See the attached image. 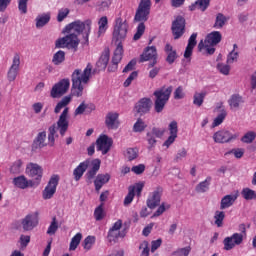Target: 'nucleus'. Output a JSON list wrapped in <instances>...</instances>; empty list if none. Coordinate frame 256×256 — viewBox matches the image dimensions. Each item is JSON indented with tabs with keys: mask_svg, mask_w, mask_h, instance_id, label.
Wrapping results in <instances>:
<instances>
[{
	"mask_svg": "<svg viewBox=\"0 0 256 256\" xmlns=\"http://www.w3.org/2000/svg\"><path fill=\"white\" fill-rule=\"evenodd\" d=\"M93 71V65L88 63L85 69H75L71 75L72 88L71 93L68 96H64L54 108V113H61V109H64L60 114L56 124H53L48 128V143L50 147L55 145V135L57 131L61 137H65V133L69 131V103H71L73 97H83V91L85 86L91 80V73Z\"/></svg>",
	"mask_w": 256,
	"mask_h": 256,
	"instance_id": "nucleus-1",
	"label": "nucleus"
},
{
	"mask_svg": "<svg viewBox=\"0 0 256 256\" xmlns=\"http://www.w3.org/2000/svg\"><path fill=\"white\" fill-rule=\"evenodd\" d=\"M129 25L127 21H123V18L119 17L116 19V25L113 31V41L117 44L112 57L111 64L108 66L109 73H115L119 69V63L123 59V40L127 37V31Z\"/></svg>",
	"mask_w": 256,
	"mask_h": 256,
	"instance_id": "nucleus-2",
	"label": "nucleus"
},
{
	"mask_svg": "<svg viewBox=\"0 0 256 256\" xmlns=\"http://www.w3.org/2000/svg\"><path fill=\"white\" fill-rule=\"evenodd\" d=\"M151 14V0H141L134 16V23H139L136 33L133 36L134 41H139L145 33V23L149 21Z\"/></svg>",
	"mask_w": 256,
	"mask_h": 256,
	"instance_id": "nucleus-3",
	"label": "nucleus"
},
{
	"mask_svg": "<svg viewBox=\"0 0 256 256\" xmlns=\"http://www.w3.org/2000/svg\"><path fill=\"white\" fill-rule=\"evenodd\" d=\"M90 167V169H89ZM87 169H89L87 171ZM99 169H101V160L94 159V160H85L81 162L73 171V176L75 181H80L81 177L85 174V171L87 173L85 174L87 183H91L93 179H95V176L99 172Z\"/></svg>",
	"mask_w": 256,
	"mask_h": 256,
	"instance_id": "nucleus-4",
	"label": "nucleus"
},
{
	"mask_svg": "<svg viewBox=\"0 0 256 256\" xmlns=\"http://www.w3.org/2000/svg\"><path fill=\"white\" fill-rule=\"evenodd\" d=\"M91 20H85L84 22L81 20H76L65 27V33H76V35H81L83 33V37L85 40V44L89 45V35L91 34Z\"/></svg>",
	"mask_w": 256,
	"mask_h": 256,
	"instance_id": "nucleus-5",
	"label": "nucleus"
},
{
	"mask_svg": "<svg viewBox=\"0 0 256 256\" xmlns=\"http://www.w3.org/2000/svg\"><path fill=\"white\" fill-rule=\"evenodd\" d=\"M238 229L241 233H234L231 236L224 238V251H231V249H235V247L243 244V239L247 237V226L245 224H240Z\"/></svg>",
	"mask_w": 256,
	"mask_h": 256,
	"instance_id": "nucleus-6",
	"label": "nucleus"
},
{
	"mask_svg": "<svg viewBox=\"0 0 256 256\" xmlns=\"http://www.w3.org/2000/svg\"><path fill=\"white\" fill-rule=\"evenodd\" d=\"M171 93H173V86L168 88L162 87L153 93L156 98L154 102V111L156 113L163 112L165 105H167V101H169V98L171 97Z\"/></svg>",
	"mask_w": 256,
	"mask_h": 256,
	"instance_id": "nucleus-7",
	"label": "nucleus"
},
{
	"mask_svg": "<svg viewBox=\"0 0 256 256\" xmlns=\"http://www.w3.org/2000/svg\"><path fill=\"white\" fill-rule=\"evenodd\" d=\"M70 34L66 35L63 38H59L55 42V47L57 49H77L79 47V38L75 32H68Z\"/></svg>",
	"mask_w": 256,
	"mask_h": 256,
	"instance_id": "nucleus-8",
	"label": "nucleus"
},
{
	"mask_svg": "<svg viewBox=\"0 0 256 256\" xmlns=\"http://www.w3.org/2000/svg\"><path fill=\"white\" fill-rule=\"evenodd\" d=\"M237 139H239V133L227 129L219 130L213 135L214 143H220L222 145L225 143H233L237 141Z\"/></svg>",
	"mask_w": 256,
	"mask_h": 256,
	"instance_id": "nucleus-9",
	"label": "nucleus"
},
{
	"mask_svg": "<svg viewBox=\"0 0 256 256\" xmlns=\"http://www.w3.org/2000/svg\"><path fill=\"white\" fill-rule=\"evenodd\" d=\"M26 175L33 179L34 185H39L43 179V168L37 163L30 162L26 166Z\"/></svg>",
	"mask_w": 256,
	"mask_h": 256,
	"instance_id": "nucleus-10",
	"label": "nucleus"
},
{
	"mask_svg": "<svg viewBox=\"0 0 256 256\" xmlns=\"http://www.w3.org/2000/svg\"><path fill=\"white\" fill-rule=\"evenodd\" d=\"M59 175L54 174L48 181V184L42 191V197L45 201L53 199V195L57 193V185H59Z\"/></svg>",
	"mask_w": 256,
	"mask_h": 256,
	"instance_id": "nucleus-11",
	"label": "nucleus"
},
{
	"mask_svg": "<svg viewBox=\"0 0 256 256\" xmlns=\"http://www.w3.org/2000/svg\"><path fill=\"white\" fill-rule=\"evenodd\" d=\"M69 87H71V81L69 78H64L52 87L50 95L53 99L63 97V95L69 91Z\"/></svg>",
	"mask_w": 256,
	"mask_h": 256,
	"instance_id": "nucleus-12",
	"label": "nucleus"
},
{
	"mask_svg": "<svg viewBox=\"0 0 256 256\" xmlns=\"http://www.w3.org/2000/svg\"><path fill=\"white\" fill-rule=\"evenodd\" d=\"M140 61L141 63L150 61L148 64L149 69L155 67L157 65V48L155 46H148L140 56Z\"/></svg>",
	"mask_w": 256,
	"mask_h": 256,
	"instance_id": "nucleus-13",
	"label": "nucleus"
},
{
	"mask_svg": "<svg viewBox=\"0 0 256 256\" xmlns=\"http://www.w3.org/2000/svg\"><path fill=\"white\" fill-rule=\"evenodd\" d=\"M185 17L177 16L175 20L172 22V35L174 39H181L183 35H185Z\"/></svg>",
	"mask_w": 256,
	"mask_h": 256,
	"instance_id": "nucleus-14",
	"label": "nucleus"
},
{
	"mask_svg": "<svg viewBox=\"0 0 256 256\" xmlns=\"http://www.w3.org/2000/svg\"><path fill=\"white\" fill-rule=\"evenodd\" d=\"M113 146V138H109V136L103 134L100 135L96 140V149L97 151H101L102 155H107L109 151H111V147Z\"/></svg>",
	"mask_w": 256,
	"mask_h": 256,
	"instance_id": "nucleus-15",
	"label": "nucleus"
},
{
	"mask_svg": "<svg viewBox=\"0 0 256 256\" xmlns=\"http://www.w3.org/2000/svg\"><path fill=\"white\" fill-rule=\"evenodd\" d=\"M21 65V56L19 54H15L13 57L12 65L10 66L7 79L8 81L13 82L17 79V75H19V66Z\"/></svg>",
	"mask_w": 256,
	"mask_h": 256,
	"instance_id": "nucleus-16",
	"label": "nucleus"
},
{
	"mask_svg": "<svg viewBox=\"0 0 256 256\" xmlns=\"http://www.w3.org/2000/svg\"><path fill=\"white\" fill-rule=\"evenodd\" d=\"M169 130V137L166 139V141L163 143V147H166V149H169V146L175 143V140L177 139V134L179 133V125L177 124V121L173 120L168 125Z\"/></svg>",
	"mask_w": 256,
	"mask_h": 256,
	"instance_id": "nucleus-17",
	"label": "nucleus"
},
{
	"mask_svg": "<svg viewBox=\"0 0 256 256\" xmlns=\"http://www.w3.org/2000/svg\"><path fill=\"white\" fill-rule=\"evenodd\" d=\"M153 102L151 98H141L138 103L135 105L136 112L140 115H147L151 111Z\"/></svg>",
	"mask_w": 256,
	"mask_h": 256,
	"instance_id": "nucleus-18",
	"label": "nucleus"
},
{
	"mask_svg": "<svg viewBox=\"0 0 256 256\" xmlns=\"http://www.w3.org/2000/svg\"><path fill=\"white\" fill-rule=\"evenodd\" d=\"M161 193H163V189L157 188L150 194L147 199V207H149V209H155V207H158L159 203H161Z\"/></svg>",
	"mask_w": 256,
	"mask_h": 256,
	"instance_id": "nucleus-19",
	"label": "nucleus"
},
{
	"mask_svg": "<svg viewBox=\"0 0 256 256\" xmlns=\"http://www.w3.org/2000/svg\"><path fill=\"white\" fill-rule=\"evenodd\" d=\"M39 225V220L37 219V216L33 214H28L23 220H22V227L24 231H33L35 227Z\"/></svg>",
	"mask_w": 256,
	"mask_h": 256,
	"instance_id": "nucleus-20",
	"label": "nucleus"
},
{
	"mask_svg": "<svg viewBox=\"0 0 256 256\" xmlns=\"http://www.w3.org/2000/svg\"><path fill=\"white\" fill-rule=\"evenodd\" d=\"M105 125L108 129H119V113L109 112L105 118Z\"/></svg>",
	"mask_w": 256,
	"mask_h": 256,
	"instance_id": "nucleus-21",
	"label": "nucleus"
},
{
	"mask_svg": "<svg viewBox=\"0 0 256 256\" xmlns=\"http://www.w3.org/2000/svg\"><path fill=\"white\" fill-rule=\"evenodd\" d=\"M110 57H111V52L109 51V48H105L99 60L96 62V67L99 68V71H105V69H107V65H109Z\"/></svg>",
	"mask_w": 256,
	"mask_h": 256,
	"instance_id": "nucleus-22",
	"label": "nucleus"
},
{
	"mask_svg": "<svg viewBox=\"0 0 256 256\" xmlns=\"http://www.w3.org/2000/svg\"><path fill=\"white\" fill-rule=\"evenodd\" d=\"M108 181H111V175L109 173L98 174L94 180L95 191L99 193L103 188V185H107Z\"/></svg>",
	"mask_w": 256,
	"mask_h": 256,
	"instance_id": "nucleus-23",
	"label": "nucleus"
},
{
	"mask_svg": "<svg viewBox=\"0 0 256 256\" xmlns=\"http://www.w3.org/2000/svg\"><path fill=\"white\" fill-rule=\"evenodd\" d=\"M13 183L15 187H18V189H27V187H35V183L33 180H27V177L24 175L15 177L13 179Z\"/></svg>",
	"mask_w": 256,
	"mask_h": 256,
	"instance_id": "nucleus-24",
	"label": "nucleus"
},
{
	"mask_svg": "<svg viewBox=\"0 0 256 256\" xmlns=\"http://www.w3.org/2000/svg\"><path fill=\"white\" fill-rule=\"evenodd\" d=\"M221 32L214 31L207 35L205 39L206 47H215V45H219L221 43Z\"/></svg>",
	"mask_w": 256,
	"mask_h": 256,
	"instance_id": "nucleus-25",
	"label": "nucleus"
},
{
	"mask_svg": "<svg viewBox=\"0 0 256 256\" xmlns=\"http://www.w3.org/2000/svg\"><path fill=\"white\" fill-rule=\"evenodd\" d=\"M196 45H197V33H193L188 39V44L184 52L185 59L191 58V55H193V49H195Z\"/></svg>",
	"mask_w": 256,
	"mask_h": 256,
	"instance_id": "nucleus-26",
	"label": "nucleus"
},
{
	"mask_svg": "<svg viewBox=\"0 0 256 256\" xmlns=\"http://www.w3.org/2000/svg\"><path fill=\"white\" fill-rule=\"evenodd\" d=\"M164 51L167 55L166 63H168L169 65H173V63L177 61V50H174L171 44H166Z\"/></svg>",
	"mask_w": 256,
	"mask_h": 256,
	"instance_id": "nucleus-27",
	"label": "nucleus"
},
{
	"mask_svg": "<svg viewBox=\"0 0 256 256\" xmlns=\"http://www.w3.org/2000/svg\"><path fill=\"white\" fill-rule=\"evenodd\" d=\"M47 139V132L42 131L37 134L36 138L33 141V149H43V147H47V143L45 140Z\"/></svg>",
	"mask_w": 256,
	"mask_h": 256,
	"instance_id": "nucleus-28",
	"label": "nucleus"
},
{
	"mask_svg": "<svg viewBox=\"0 0 256 256\" xmlns=\"http://www.w3.org/2000/svg\"><path fill=\"white\" fill-rule=\"evenodd\" d=\"M243 103V97L239 94H233L228 100L230 109H239Z\"/></svg>",
	"mask_w": 256,
	"mask_h": 256,
	"instance_id": "nucleus-29",
	"label": "nucleus"
},
{
	"mask_svg": "<svg viewBox=\"0 0 256 256\" xmlns=\"http://www.w3.org/2000/svg\"><path fill=\"white\" fill-rule=\"evenodd\" d=\"M235 201H237V195L233 194H229L224 196L221 199V203H220V209H229V207H231L233 205V203H235Z\"/></svg>",
	"mask_w": 256,
	"mask_h": 256,
	"instance_id": "nucleus-30",
	"label": "nucleus"
},
{
	"mask_svg": "<svg viewBox=\"0 0 256 256\" xmlns=\"http://www.w3.org/2000/svg\"><path fill=\"white\" fill-rule=\"evenodd\" d=\"M98 37L105 35L107 29H109V19L107 16H102L98 21Z\"/></svg>",
	"mask_w": 256,
	"mask_h": 256,
	"instance_id": "nucleus-31",
	"label": "nucleus"
},
{
	"mask_svg": "<svg viewBox=\"0 0 256 256\" xmlns=\"http://www.w3.org/2000/svg\"><path fill=\"white\" fill-rule=\"evenodd\" d=\"M211 176L206 177V179L202 182H200L196 187L195 191L196 193H207L209 191V187H211Z\"/></svg>",
	"mask_w": 256,
	"mask_h": 256,
	"instance_id": "nucleus-32",
	"label": "nucleus"
},
{
	"mask_svg": "<svg viewBox=\"0 0 256 256\" xmlns=\"http://www.w3.org/2000/svg\"><path fill=\"white\" fill-rule=\"evenodd\" d=\"M210 3L211 0H197L195 4H192L190 6V11H195V9H199L200 11L205 12L209 8Z\"/></svg>",
	"mask_w": 256,
	"mask_h": 256,
	"instance_id": "nucleus-33",
	"label": "nucleus"
},
{
	"mask_svg": "<svg viewBox=\"0 0 256 256\" xmlns=\"http://www.w3.org/2000/svg\"><path fill=\"white\" fill-rule=\"evenodd\" d=\"M51 21V14L50 13H44L42 15H38L36 17V28L41 29V27H45L47 23Z\"/></svg>",
	"mask_w": 256,
	"mask_h": 256,
	"instance_id": "nucleus-34",
	"label": "nucleus"
},
{
	"mask_svg": "<svg viewBox=\"0 0 256 256\" xmlns=\"http://www.w3.org/2000/svg\"><path fill=\"white\" fill-rule=\"evenodd\" d=\"M229 21V17L225 16L223 13H218L216 15V20L214 23L215 29H223L225 24Z\"/></svg>",
	"mask_w": 256,
	"mask_h": 256,
	"instance_id": "nucleus-35",
	"label": "nucleus"
},
{
	"mask_svg": "<svg viewBox=\"0 0 256 256\" xmlns=\"http://www.w3.org/2000/svg\"><path fill=\"white\" fill-rule=\"evenodd\" d=\"M111 7V0H100L96 4V11L98 13H104V11H109Z\"/></svg>",
	"mask_w": 256,
	"mask_h": 256,
	"instance_id": "nucleus-36",
	"label": "nucleus"
},
{
	"mask_svg": "<svg viewBox=\"0 0 256 256\" xmlns=\"http://www.w3.org/2000/svg\"><path fill=\"white\" fill-rule=\"evenodd\" d=\"M83 239V234L81 232L76 233V235L71 239L69 251H75Z\"/></svg>",
	"mask_w": 256,
	"mask_h": 256,
	"instance_id": "nucleus-37",
	"label": "nucleus"
},
{
	"mask_svg": "<svg viewBox=\"0 0 256 256\" xmlns=\"http://www.w3.org/2000/svg\"><path fill=\"white\" fill-rule=\"evenodd\" d=\"M237 48H238L237 44H234L233 50L228 54L227 60H226V63L228 65L237 63V60L239 59V52L235 51V49H237Z\"/></svg>",
	"mask_w": 256,
	"mask_h": 256,
	"instance_id": "nucleus-38",
	"label": "nucleus"
},
{
	"mask_svg": "<svg viewBox=\"0 0 256 256\" xmlns=\"http://www.w3.org/2000/svg\"><path fill=\"white\" fill-rule=\"evenodd\" d=\"M147 129V123L143 121V119L138 118L137 121L133 125L134 133H143Z\"/></svg>",
	"mask_w": 256,
	"mask_h": 256,
	"instance_id": "nucleus-39",
	"label": "nucleus"
},
{
	"mask_svg": "<svg viewBox=\"0 0 256 256\" xmlns=\"http://www.w3.org/2000/svg\"><path fill=\"white\" fill-rule=\"evenodd\" d=\"M103 207H105V203H100L94 210V219L97 221H103L105 219V209Z\"/></svg>",
	"mask_w": 256,
	"mask_h": 256,
	"instance_id": "nucleus-40",
	"label": "nucleus"
},
{
	"mask_svg": "<svg viewBox=\"0 0 256 256\" xmlns=\"http://www.w3.org/2000/svg\"><path fill=\"white\" fill-rule=\"evenodd\" d=\"M65 61V51L59 50L57 51L52 58V63L54 65H61Z\"/></svg>",
	"mask_w": 256,
	"mask_h": 256,
	"instance_id": "nucleus-41",
	"label": "nucleus"
},
{
	"mask_svg": "<svg viewBox=\"0 0 256 256\" xmlns=\"http://www.w3.org/2000/svg\"><path fill=\"white\" fill-rule=\"evenodd\" d=\"M206 96L207 92H196L193 97V104L196 105V107H201V105H203V102L205 101Z\"/></svg>",
	"mask_w": 256,
	"mask_h": 256,
	"instance_id": "nucleus-42",
	"label": "nucleus"
},
{
	"mask_svg": "<svg viewBox=\"0 0 256 256\" xmlns=\"http://www.w3.org/2000/svg\"><path fill=\"white\" fill-rule=\"evenodd\" d=\"M241 195L246 201H253L256 199V192L250 188H244L241 192Z\"/></svg>",
	"mask_w": 256,
	"mask_h": 256,
	"instance_id": "nucleus-43",
	"label": "nucleus"
},
{
	"mask_svg": "<svg viewBox=\"0 0 256 256\" xmlns=\"http://www.w3.org/2000/svg\"><path fill=\"white\" fill-rule=\"evenodd\" d=\"M108 241L109 243H117V239H119V237H124L123 234H121V231H117V230H109L108 231Z\"/></svg>",
	"mask_w": 256,
	"mask_h": 256,
	"instance_id": "nucleus-44",
	"label": "nucleus"
},
{
	"mask_svg": "<svg viewBox=\"0 0 256 256\" xmlns=\"http://www.w3.org/2000/svg\"><path fill=\"white\" fill-rule=\"evenodd\" d=\"M133 199H135V186H130L128 188V194L124 198V205H131V203H133Z\"/></svg>",
	"mask_w": 256,
	"mask_h": 256,
	"instance_id": "nucleus-45",
	"label": "nucleus"
},
{
	"mask_svg": "<svg viewBox=\"0 0 256 256\" xmlns=\"http://www.w3.org/2000/svg\"><path fill=\"white\" fill-rule=\"evenodd\" d=\"M125 157L128 161H135L139 157V149L137 148H127Z\"/></svg>",
	"mask_w": 256,
	"mask_h": 256,
	"instance_id": "nucleus-46",
	"label": "nucleus"
},
{
	"mask_svg": "<svg viewBox=\"0 0 256 256\" xmlns=\"http://www.w3.org/2000/svg\"><path fill=\"white\" fill-rule=\"evenodd\" d=\"M227 117V111L225 109H222L218 116L214 119L212 126L213 127H219L223 121H225V118Z\"/></svg>",
	"mask_w": 256,
	"mask_h": 256,
	"instance_id": "nucleus-47",
	"label": "nucleus"
},
{
	"mask_svg": "<svg viewBox=\"0 0 256 256\" xmlns=\"http://www.w3.org/2000/svg\"><path fill=\"white\" fill-rule=\"evenodd\" d=\"M215 225L217 227H223V221H225V212L224 211H216L214 214Z\"/></svg>",
	"mask_w": 256,
	"mask_h": 256,
	"instance_id": "nucleus-48",
	"label": "nucleus"
},
{
	"mask_svg": "<svg viewBox=\"0 0 256 256\" xmlns=\"http://www.w3.org/2000/svg\"><path fill=\"white\" fill-rule=\"evenodd\" d=\"M256 139V133L254 131H249L244 134L241 138L242 143H253Z\"/></svg>",
	"mask_w": 256,
	"mask_h": 256,
	"instance_id": "nucleus-49",
	"label": "nucleus"
},
{
	"mask_svg": "<svg viewBox=\"0 0 256 256\" xmlns=\"http://www.w3.org/2000/svg\"><path fill=\"white\" fill-rule=\"evenodd\" d=\"M146 141L148 143V149H155L157 145V137L153 136V134H150V132H147Z\"/></svg>",
	"mask_w": 256,
	"mask_h": 256,
	"instance_id": "nucleus-50",
	"label": "nucleus"
},
{
	"mask_svg": "<svg viewBox=\"0 0 256 256\" xmlns=\"http://www.w3.org/2000/svg\"><path fill=\"white\" fill-rule=\"evenodd\" d=\"M57 229H59V224L57 223V218L53 217L50 226L48 227L47 234L55 235L57 233Z\"/></svg>",
	"mask_w": 256,
	"mask_h": 256,
	"instance_id": "nucleus-51",
	"label": "nucleus"
},
{
	"mask_svg": "<svg viewBox=\"0 0 256 256\" xmlns=\"http://www.w3.org/2000/svg\"><path fill=\"white\" fill-rule=\"evenodd\" d=\"M23 168V161L16 160L10 168V173L19 174Z\"/></svg>",
	"mask_w": 256,
	"mask_h": 256,
	"instance_id": "nucleus-52",
	"label": "nucleus"
},
{
	"mask_svg": "<svg viewBox=\"0 0 256 256\" xmlns=\"http://www.w3.org/2000/svg\"><path fill=\"white\" fill-rule=\"evenodd\" d=\"M95 243V236H87L85 239H84V242H83V248L86 250V251H89L91 249V247H93V244Z\"/></svg>",
	"mask_w": 256,
	"mask_h": 256,
	"instance_id": "nucleus-53",
	"label": "nucleus"
},
{
	"mask_svg": "<svg viewBox=\"0 0 256 256\" xmlns=\"http://www.w3.org/2000/svg\"><path fill=\"white\" fill-rule=\"evenodd\" d=\"M69 13H70L69 8H61L58 11V16H57L58 23L63 22L66 19V17L69 15Z\"/></svg>",
	"mask_w": 256,
	"mask_h": 256,
	"instance_id": "nucleus-54",
	"label": "nucleus"
},
{
	"mask_svg": "<svg viewBox=\"0 0 256 256\" xmlns=\"http://www.w3.org/2000/svg\"><path fill=\"white\" fill-rule=\"evenodd\" d=\"M217 69L220 73H222V75H229V73L231 71V66H229L228 63L227 64L218 63Z\"/></svg>",
	"mask_w": 256,
	"mask_h": 256,
	"instance_id": "nucleus-55",
	"label": "nucleus"
},
{
	"mask_svg": "<svg viewBox=\"0 0 256 256\" xmlns=\"http://www.w3.org/2000/svg\"><path fill=\"white\" fill-rule=\"evenodd\" d=\"M191 253V247L180 248L177 251L173 252L172 255L174 256H189Z\"/></svg>",
	"mask_w": 256,
	"mask_h": 256,
	"instance_id": "nucleus-56",
	"label": "nucleus"
},
{
	"mask_svg": "<svg viewBox=\"0 0 256 256\" xmlns=\"http://www.w3.org/2000/svg\"><path fill=\"white\" fill-rule=\"evenodd\" d=\"M27 3H29V0L18 1V9L22 15L27 14Z\"/></svg>",
	"mask_w": 256,
	"mask_h": 256,
	"instance_id": "nucleus-57",
	"label": "nucleus"
},
{
	"mask_svg": "<svg viewBox=\"0 0 256 256\" xmlns=\"http://www.w3.org/2000/svg\"><path fill=\"white\" fill-rule=\"evenodd\" d=\"M132 173L135 175H143L145 173V164H139L131 168Z\"/></svg>",
	"mask_w": 256,
	"mask_h": 256,
	"instance_id": "nucleus-58",
	"label": "nucleus"
},
{
	"mask_svg": "<svg viewBox=\"0 0 256 256\" xmlns=\"http://www.w3.org/2000/svg\"><path fill=\"white\" fill-rule=\"evenodd\" d=\"M87 111V104H85V101L81 102V104L75 109L74 115L77 117V115H83Z\"/></svg>",
	"mask_w": 256,
	"mask_h": 256,
	"instance_id": "nucleus-59",
	"label": "nucleus"
},
{
	"mask_svg": "<svg viewBox=\"0 0 256 256\" xmlns=\"http://www.w3.org/2000/svg\"><path fill=\"white\" fill-rule=\"evenodd\" d=\"M149 133L158 139H161V137H163V135H165V131L161 130V128H157V127H153Z\"/></svg>",
	"mask_w": 256,
	"mask_h": 256,
	"instance_id": "nucleus-60",
	"label": "nucleus"
},
{
	"mask_svg": "<svg viewBox=\"0 0 256 256\" xmlns=\"http://www.w3.org/2000/svg\"><path fill=\"white\" fill-rule=\"evenodd\" d=\"M138 73L137 71H133L129 77L124 82V87H129L131 83H133L134 79H137Z\"/></svg>",
	"mask_w": 256,
	"mask_h": 256,
	"instance_id": "nucleus-61",
	"label": "nucleus"
},
{
	"mask_svg": "<svg viewBox=\"0 0 256 256\" xmlns=\"http://www.w3.org/2000/svg\"><path fill=\"white\" fill-rule=\"evenodd\" d=\"M169 205H167V207H165V203H162L158 209L156 210V212L153 214V217H161V215L167 211V209H169Z\"/></svg>",
	"mask_w": 256,
	"mask_h": 256,
	"instance_id": "nucleus-62",
	"label": "nucleus"
},
{
	"mask_svg": "<svg viewBox=\"0 0 256 256\" xmlns=\"http://www.w3.org/2000/svg\"><path fill=\"white\" fill-rule=\"evenodd\" d=\"M31 243V236L29 235H21L20 236V245L21 247H27Z\"/></svg>",
	"mask_w": 256,
	"mask_h": 256,
	"instance_id": "nucleus-63",
	"label": "nucleus"
},
{
	"mask_svg": "<svg viewBox=\"0 0 256 256\" xmlns=\"http://www.w3.org/2000/svg\"><path fill=\"white\" fill-rule=\"evenodd\" d=\"M139 249H143L142 250V256H149V242L144 241L140 244Z\"/></svg>",
	"mask_w": 256,
	"mask_h": 256,
	"instance_id": "nucleus-64",
	"label": "nucleus"
}]
</instances>
